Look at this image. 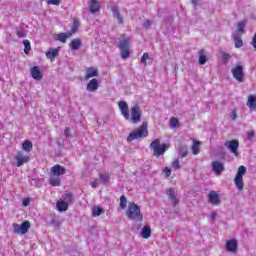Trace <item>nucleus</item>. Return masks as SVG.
I'll return each mask as SVG.
<instances>
[{
    "label": "nucleus",
    "instance_id": "45",
    "mask_svg": "<svg viewBox=\"0 0 256 256\" xmlns=\"http://www.w3.org/2000/svg\"><path fill=\"white\" fill-rule=\"evenodd\" d=\"M99 183H101V180L99 178H96V179H94V181H92L90 183V185H91V187H93V189H96V187L99 186Z\"/></svg>",
    "mask_w": 256,
    "mask_h": 256
},
{
    "label": "nucleus",
    "instance_id": "55",
    "mask_svg": "<svg viewBox=\"0 0 256 256\" xmlns=\"http://www.w3.org/2000/svg\"><path fill=\"white\" fill-rule=\"evenodd\" d=\"M193 5H197V0H192Z\"/></svg>",
    "mask_w": 256,
    "mask_h": 256
},
{
    "label": "nucleus",
    "instance_id": "44",
    "mask_svg": "<svg viewBox=\"0 0 256 256\" xmlns=\"http://www.w3.org/2000/svg\"><path fill=\"white\" fill-rule=\"evenodd\" d=\"M16 35H17L18 39H24V37H27L25 32L21 29H16Z\"/></svg>",
    "mask_w": 256,
    "mask_h": 256
},
{
    "label": "nucleus",
    "instance_id": "13",
    "mask_svg": "<svg viewBox=\"0 0 256 256\" xmlns=\"http://www.w3.org/2000/svg\"><path fill=\"white\" fill-rule=\"evenodd\" d=\"M237 249H239L237 239H230L226 242V251L228 253H237Z\"/></svg>",
    "mask_w": 256,
    "mask_h": 256
},
{
    "label": "nucleus",
    "instance_id": "50",
    "mask_svg": "<svg viewBox=\"0 0 256 256\" xmlns=\"http://www.w3.org/2000/svg\"><path fill=\"white\" fill-rule=\"evenodd\" d=\"M143 27H144L145 29H149V27H151V20H146V21H144Z\"/></svg>",
    "mask_w": 256,
    "mask_h": 256
},
{
    "label": "nucleus",
    "instance_id": "26",
    "mask_svg": "<svg viewBox=\"0 0 256 256\" xmlns=\"http://www.w3.org/2000/svg\"><path fill=\"white\" fill-rule=\"evenodd\" d=\"M89 9H90V12L92 13L99 12V9H100L99 2L97 0H90Z\"/></svg>",
    "mask_w": 256,
    "mask_h": 256
},
{
    "label": "nucleus",
    "instance_id": "1",
    "mask_svg": "<svg viewBox=\"0 0 256 256\" xmlns=\"http://www.w3.org/2000/svg\"><path fill=\"white\" fill-rule=\"evenodd\" d=\"M50 173V185L52 187H59L61 185V175H65L66 173L65 167L56 164L51 168Z\"/></svg>",
    "mask_w": 256,
    "mask_h": 256
},
{
    "label": "nucleus",
    "instance_id": "47",
    "mask_svg": "<svg viewBox=\"0 0 256 256\" xmlns=\"http://www.w3.org/2000/svg\"><path fill=\"white\" fill-rule=\"evenodd\" d=\"M47 3L48 5H60L61 0H48Z\"/></svg>",
    "mask_w": 256,
    "mask_h": 256
},
{
    "label": "nucleus",
    "instance_id": "10",
    "mask_svg": "<svg viewBox=\"0 0 256 256\" xmlns=\"http://www.w3.org/2000/svg\"><path fill=\"white\" fill-rule=\"evenodd\" d=\"M14 159L16 161V166L17 167H23V165H25V163H29L31 157L29 156V154H26L23 151H19L15 156Z\"/></svg>",
    "mask_w": 256,
    "mask_h": 256
},
{
    "label": "nucleus",
    "instance_id": "53",
    "mask_svg": "<svg viewBox=\"0 0 256 256\" xmlns=\"http://www.w3.org/2000/svg\"><path fill=\"white\" fill-rule=\"evenodd\" d=\"M252 46L256 50V33L254 34L253 39H252Z\"/></svg>",
    "mask_w": 256,
    "mask_h": 256
},
{
    "label": "nucleus",
    "instance_id": "23",
    "mask_svg": "<svg viewBox=\"0 0 256 256\" xmlns=\"http://www.w3.org/2000/svg\"><path fill=\"white\" fill-rule=\"evenodd\" d=\"M93 77H99V71L97 68L90 67L86 70L85 79H91Z\"/></svg>",
    "mask_w": 256,
    "mask_h": 256
},
{
    "label": "nucleus",
    "instance_id": "52",
    "mask_svg": "<svg viewBox=\"0 0 256 256\" xmlns=\"http://www.w3.org/2000/svg\"><path fill=\"white\" fill-rule=\"evenodd\" d=\"M64 134L66 137H71V130L69 128H65Z\"/></svg>",
    "mask_w": 256,
    "mask_h": 256
},
{
    "label": "nucleus",
    "instance_id": "4",
    "mask_svg": "<svg viewBox=\"0 0 256 256\" xmlns=\"http://www.w3.org/2000/svg\"><path fill=\"white\" fill-rule=\"evenodd\" d=\"M150 149L153 151L154 157H161V155H165V151L169 149V145L161 144V140L155 139L150 144Z\"/></svg>",
    "mask_w": 256,
    "mask_h": 256
},
{
    "label": "nucleus",
    "instance_id": "17",
    "mask_svg": "<svg viewBox=\"0 0 256 256\" xmlns=\"http://www.w3.org/2000/svg\"><path fill=\"white\" fill-rule=\"evenodd\" d=\"M208 201L212 205H219L221 200L219 199V194L216 191H211L208 195Z\"/></svg>",
    "mask_w": 256,
    "mask_h": 256
},
{
    "label": "nucleus",
    "instance_id": "51",
    "mask_svg": "<svg viewBox=\"0 0 256 256\" xmlns=\"http://www.w3.org/2000/svg\"><path fill=\"white\" fill-rule=\"evenodd\" d=\"M230 118L232 119V121H235L237 119V112H235V110H232Z\"/></svg>",
    "mask_w": 256,
    "mask_h": 256
},
{
    "label": "nucleus",
    "instance_id": "2",
    "mask_svg": "<svg viewBox=\"0 0 256 256\" xmlns=\"http://www.w3.org/2000/svg\"><path fill=\"white\" fill-rule=\"evenodd\" d=\"M128 219L132 221H143V214H141V208L135 202L128 205V210L126 212Z\"/></svg>",
    "mask_w": 256,
    "mask_h": 256
},
{
    "label": "nucleus",
    "instance_id": "5",
    "mask_svg": "<svg viewBox=\"0 0 256 256\" xmlns=\"http://www.w3.org/2000/svg\"><path fill=\"white\" fill-rule=\"evenodd\" d=\"M118 47L120 49L121 58L129 59V56L131 55V52L129 51V48L131 47V38H124L120 40Z\"/></svg>",
    "mask_w": 256,
    "mask_h": 256
},
{
    "label": "nucleus",
    "instance_id": "31",
    "mask_svg": "<svg viewBox=\"0 0 256 256\" xmlns=\"http://www.w3.org/2000/svg\"><path fill=\"white\" fill-rule=\"evenodd\" d=\"M103 213V208L99 206H94L92 208V216L93 217H99Z\"/></svg>",
    "mask_w": 256,
    "mask_h": 256
},
{
    "label": "nucleus",
    "instance_id": "46",
    "mask_svg": "<svg viewBox=\"0 0 256 256\" xmlns=\"http://www.w3.org/2000/svg\"><path fill=\"white\" fill-rule=\"evenodd\" d=\"M254 137H255V131L247 132L246 139H248V141H252Z\"/></svg>",
    "mask_w": 256,
    "mask_h": 256
},
{
    "label": "nucleus",
    "instance_id": "33",
    "mask_svg": "<svg viewBox=\"0 0 256 256\" xmlns=\"http://www.w3.org/2000/svg\"><path fill=\"white\" fill-rule=\"evenodd\" d=\"M207 63V56H205V51L201 50L199 52V64L205 65Z\"/></svg>",
    "mask_w": 256,
    "mask_h": 256
},
{
    "label": "nucleus",
    "instance_id": "54",
    "mask_svg": "<svg viewBox=\"0 0 256 256\" xmlns=\"http://www.w3.org/2000/svg\"><path fill=\"white\" fill-rule=\"evenodd\" d=\"M217 218V212H212L211 214H210V219H216Z\"/></svg>",
    "mask_w": 256,
    "mask_h": 256
},
{
    "label": "nucleus",
    "instance_id": "28",
    "mask_svg": "<svg viewBox=\"0 0 256 256\" xmlns=\"http://www.w3.org/2000/svg\"><path fill=\"white\" fill-rule=\"evenodd\" d=\"M22 149L23 151H26V153H31V151H33V143L29 140H25L22 143Z\"/></svg>",
    "mask_w": 256,
    "mask_h": 256
},
{
    "label": "nucleus",
    "instance_id": "11",
    "mask_svg": "<svg viewBox=\"0 0 256 256\" xmlns=\"http://www.w3.org/2000/svg\"><path fill=\"white\" fill-rule=\"evenodd\" d=\"M224 146L232 153V155H235L237 157L239 155V140H229L226 141Z\"/></svg>",
    "mask_w": 256,
    "mask_h": 256
},
{
    "label": "nucleus",
    "instance_id": "43",
    "mask_svg": "<svg viewBox=\"0 0 256 256\" xmlns=\"http://www.w3.org/2000/svg\"><path fill=\"white\" fill-rule=\"evenodd\" d=\"M127 208V198L125 196L120 197V209Z\"/></svg>",
    "mask_w": 256,
    "mask_h": 256
},
{
    "label": "nucleus",
    "instance_id": "22",
    "mask_svg": "<svg viewBox=\"0 0 256 256\" xmlns=\"http://www.w3.org/2000/svg\"><path fill=\"white\" fill-rule=\"evenodd\" d=\"M59 51H61V48H51L50 50H48L46 52V57L47 59H51V61H53V59H55V57L59 56Z\"/></svg>",
    "mask_w": 256,
    "mask_h": 256
},
{
    "label": "nucleus",
    "instance_id": "27",
    "mask_svg": "<svg viewBox=\"0 0 256 256\" xmlns=\"http://www.w3.org/2000/svg\"><path fill=\"white\" fill-rule=\"evenodd\" d=\"M81 45H83V42H81V39L76 38V39L71 41L70 49L72 51H77L79 49V47H81Z\"/></svg>",
    "mask_w": 256,
    "mask_h": 256
},
{
    "label": "nucleus",
    "instance_id": "29",
    "mask_svg": "<svg viewBox=\"0 0 256 256\" xmlns=\"http://www.w3.org/2000/svg\"><path fill=\"white\" fill-rule=\"evenodd\" d=\"M56 207L60 213H63V211H67V209H69V204L65 201H58Z\"/></svg>",
    "mask_w": 256,
    "mask_h": 256
},
{
    "label": "nucleus",
    "instance_id": "15",
    "mask_svg": "<svg viewBox=\"0 0 256 256\" xmlns=\"http://www.w3.org/2000/svg\"><path fill=\"white\" fill-rule=\"evenodd\" d=\"M166 195H167L168 199H170V201L174 207H175V205H177L179 203V200L177 199V193L175 192V190L173 188H168L166 190Z\"/></svg>",
    "mask_w": 256,
    "mask_h": 256
},
{
    "label": "nucleus",
    "instance_id": "32",
    "mask_svg": "<svg viewBox=\"0 0 256 256\" xmlns=\"http://www.w3.org/2000/svg\"><path fill=\"white\" fill-rule=\"evenodd\" d=\"M233 39H234V45L236 49H241V47H243V40L237 37V35H233Z\"/></svg>",
    "mask_w": 256,
    "mask_h": 256
},
{
    "label": "nucleus",
    "instance_id": "6",
    "mask_svg": "<svg viewBox=\"0 0 256 256\" xmlns=\"http://www.w3.org/2000/svg\"><path fill=\"white\" fill-rule=\"evenodd\" d=\"M245 173H247V168L245 166H240L234 178V185L238 189V191H243V175H245Z\"/></svg>",
    "mask_w": 256,
    "mask_h": 256
},
{
    "label": "nucleus",
    "instance_id": "18",
    "mask_svg": "<svg viewBox=\"0 0 256 256\" xmlns=\"http://www.w3.org/2000/svg\"><path fill=\"white\" fill-rule=\"evenodd\" d=\"M71 35H73V33H71V32L60 33V34L54 35V39H55V41H60L61 43H66L67 40L69 39V37H71Z\"/></svg>",
    "mask_w": 256,
    "mask_h": 256
},
{
    "label": "nucleus",
    "instance_id": "12",
    "mask_svg": "<svg viewBox=\"0 0 256 256\" xmlns=\"http://www.w3.org/2000/svg\"><path fill=\"white\" fill-rule=\"evenodd\" d=\"M118 107H119L124 119L129 121V119H131V116L129 115V105L127 104V102H125V101L118 102Z\"/></svg>",
    "mask_w": 256,
    "mask_h": 256
},
{
    "label": "nucleus",
    "instance_id": "37",
    "mask_svg": "<svg viewBox=\"0 0 256 256\" xmlns=\"http://www.w3.org/2000/svg\"><path fill=\"white\" fill-rule=\"evenodd\" d=\"M109 173H107V172H104V173H102V174H100V182L101 183H108V181H109Z\"/></svg>",
    "mask_w": 256,
    "mask_h": 256
},
{
    "label": "nucleus",
    "instance_id": "56",
    "mask_svg": "<svg viewBox=\"0 0 256 256\" xmlns=\"http://www.w3.org/2000/svg\"><path fill=\"white\" fill-rule=\"evenodd\" d=\"M139 227H141V225H139V226L137 227V229H139Z\"/></svg>",
    "mask_w": 256,
    "mask_h": 256
},
{
    "label": "nucleus",
    "instance_id": "24",
    "mask_svg": "<svg viewBox=\"0 0 256 256\" xmlns=\"http://www.w3.org/2000/svg\"><path fill=\"white\" fill-rule=\"evenodd\" d=\"M201 145H203L201 141L193 140V144L191 147L193 155H199V153L201 152L200 150Z\"/></svg>",
    "mask_w": 256,
    "mask_h": 256
},
{
    "label": "nucleus",
    "instance_id": "16",
    "mask_svg": "<svg viewBox=\"0 0 256 256\" xmlns=\"http://www.w3.org/2000/svg\"><path fill=\"white\" fill-rule=\"evenodd\" d=\"M31 77H33L36 81H41L43 79V73H41V69L39 66H34L30 69Z\"/></svg>",
    "mask_w": 256,
    "mask_h": 256
},
{
    "label": "nucleus",
    "instance_id": "3",
    "mask_svg": "<svg viewBox=\"0 0 256 256\" xmlns=\"http://www.w3.org/2000/svg\"><path fill=\"white\" fill-rule=\"evenodd\" d=\"M147 135H149V131L147 130V122H143L142 126L128 135L127 141L128 143H131V141H135V139H143L147 137Z\"/></svg>",
    "mask_w": 256,
    "mask_h": 256
},
{
    "label": "nucleus",
    "instance_id": "20",
    "mask_svg": "<svg viewBox=\"0 0 256 256\" xmlns=\"http://www.w3.org/2000/svg\"><path fill=\"white\" fill-rule=\"evenodd\" d=\"M99 89V81L96 78H93L88 84H87V91L90 93H93Z\"/></svg>",
    "mask_w": 256,
    "mask_h": 256
},
{
    "label": "nucleus",
    "instance_id": "34",
    "mask_svg": "<svg viewBox=\"0 0 256 256\" xmlns=\"http://www.w3.org/2000/svg\"><path fill=\"white\" fill-rule=\"evenodd\" d=\"M181 124L179 123V119L172 117L170 119V127L171 129H177Z\"/></svg>",
    "mask_w": 256,
    "mask_h": 256
},
{
    "label": "nucleus",
    "instance_id": "36",
    "mask_svg": "<svg viewBox=\"0 0 256 256\" xmlns=\"http://www.w3.org/2000/svg\"><path fill=\"white\" fill-rule=\"evenodd\" d=\"M188 151H187V147L185 146H181L178 150V155H180L182 158L187 157Z\"/></svg>",
    "mask_w": 256,
    "mask_h": 256
},
{
    "label": "nucleus",
    "instance_id": "9",
    "mask_svg": "<svg viewBox=\"0 0 256 256\" xmlns=\"http://www.w3.org/2000/svg\"><path fill=\"white\" fill-rule=\"evenodd\" d=\"M130 115L131 123L137 125V123L141 121V108L139 107V105H134L133 107H131Z\"/></svg>",
    "mask_w": 256,
    "mask_h": 256
},
{
    "label": "nucleus",
    "instance_id": "49",
    "mask_svg": "<svg viewBox=\"0 0 256 256\" xmlns=\"http://www.w3.org/2000/svg\"><path fill=\"white\" fill-rule=\"evenodd\" d=\"M29 203H31V200L29 198H24L22 201V205L24 207H28Z\"/></svg>",
    "mask_w": 256,
    "mask_h": 256
},
{
    "label": "nucleus",
    "instance_id": "48",
    "mask_svg": "<svg viewBox=\"0 0 256 256\" xmlns=\"http://www.w3.org/2000/svg\"><path fill=\"white\" fill-rule=\"evenodd\" d=\"M163 173L166 175V177H171V168L165 167Z\"/></svg>",
    "mask_w": 256,
    "mask_h": 256
},
{
    "label": "nucleus",
    "instance_id": "38",
    "mask_svg": "<svg viewBox=\"0 0 256 256\" xmlns=\"http://www.w3.org/2000/svg\"><path fill=\"white\" fill-rule=\"evenodd\" d=\"M23 45H24V53H29V51H31V42H29V40H24L23 41Z\"/></svg>",
    "mask_w": 256,
    "mask_h": 256
},
{
    "label": "nucleus",
    "instance_id": "35",
    "mask_svg": "<svg viewBox=\"0 0 256 256\" xmlns=\"http://www.w3.org/2000/svg\"><path fill=\"white\" fill-rule=\"evenodd\" d=\"M63 199H64V202L65 203H73V194L72 193H69V192H67V193H65L64 195H63Z\"/></svg>",
    "mask_w": 256,
    "mask_h": 256
},
{
    "label": "nucleus",
    "instance_id": "21",
    "mask_svg": "<svg viewBox=\"0 0 256 256\" xmlns=\"http://www.w3.org/2000/svg\"><path fill=\"white\" fill-rule=\"evenodd\" d=\"M246 105L250 111H256V96L253 94L249 95Z\"/></svg>",
    "mask_w": 256,
    "mask_h": 256
},
{
    "label": "nucleus",
    "instance_id": "7",
    "mask_svg": "<svg viewBox=\"0 0 256 256\" xmlns=\"http://www.w3.org/2000/svg\"><path fill=\"white\" fill-rule=\"evenodd\" d=\"M12 227L15 235H25L31 229V222L25 220L21 224L13 223Z\"/></svg>",
    "mask_w": 256,
    "mask_h": 256
},
{
    "label": "nucleus",
    "instance_id": "42",
    "mask_svg": "<svg viewBox=\"0 0 256 256\" xmlns=\"http://www.w3.org/2000/svg\"><path fill=\"white\" fill-rule=\"evenodd\" d=\"M172 169H174L175 171H178L179 169H181V162L179 161V159H175L172 162Z\"/></svg>",
    "mask_w": 256,
    "mask_h": 256
},
{
    "label": "nucleus",
    "instance_id": "14",
    "mask_svg": "<svg viewBox=\"0 0 256 256\" xmlns=\"http://www.w3.org/2000/svg\"><path fill=\"white\" fill-rule=\"evenodd\" d=\"M212 171L215 173V175H221L223 171H225V164L219 161L212 162Z\"/></svg>",
    "mask_w": 256,
    "mask_h": 256
},
{
    "label": "nucleus",
    "instance_id": "8",
    "mask_svg": "<svg viewBox=\"0 0 256 256\" xmlns=\"http://www.w3.org/2000/svg\"><path fill=\"white\" fill-rule=\"evenodd\" d=\"M231 73L239 83H243L245 74L243 73V64L241 62L236 63L235 67L231 69Z\"/></svg>",
    "mask_w": 256,
    "mask_h": 256
},
{
    "label": "nucleus",
    "instance_id": "40",
    "mask_svg": "<svg viewBox=\"0 0 256 256\" xmlns=\"http://www.w3.org/2000/svg\"><path fill=\"white\" fill-rule=\"evenodd\" d=\"M77 29H79V20L75 19L70 33H72V35L77 33Z\"/></svg>",
    "mask_w": 256,
    "mask_h": 256
},
{
    "label": "nucleus",
    "instance_id": "19",
    "mask_svg": "<svg viewBox=\"0 0 256 256\" xmlns=\"http://www.w3.org/2000/svg\"><path fill=\"white\" fill-rule=\"evenodd\" d=\"M111 11H112L113 17L117 21L118 25H123L124 20H123V16H121V13L119 12V9H117V7L113 6L111 8Z\"/></svg>",
    "mask_w": 256,
    "mask_h": 256
},
{
    "label": "nucleus",
    "instance_id": "30",
    "mask_svg": "<svg viewBox=\"0 0 256 256\" xmlns=\"http://www.w3.org/2000/svg\"><path fill=\"white\" fill-rule=\"evenodd\" d=\"M245 25H247L246 21H240L237 24V33L238 35H243L245 33Z\"/></svg>",
    "mask_w": 256,
    "mask_h": 256
},
{
    "label": "nucleus",
    "instance_id": "39",
    "mask_svg": "<svg viewBox=\"0 0 256 256\" xmlns=\"http://www.w3.org/2000/svg\"><path fill=\"white\" fill-rule=\"evenodd\" d=\"M221 59H222V63L224 65H227V63H229V60L231 59V55L228 53H222Z\"/></svg>",
    "mask_w": 256,
    "mask_h": 256
},
{
    "label": "nucleus",
    "instance_id": "41",
    "mask_svg": "<svg viewBox=\"0 0 256 256\" xmlns=\"http://www.w3.org/2000/svg\"><path fill=\"white\" fill-rule=\"evenodd\" d=\"M149 59H151L149 53L145 52L141 58V63L144 65V67H147V60Z\"/></svg>",
    "mask_w": 256,
    "mask_h": 256
},
{
    "label": "nucleus",
    "instance_id": "25",
    "mask_svg": "<svg viewBox=\"0 0 256 256\" xmlns=\"http://www.w3.org/2000/svg\"><path fill=\"white\" fill-rule=\"evenodd\" d=\"M140 237H142V239H149V237H151V226H144L140 233Z\"/></svg>",
    "mask_w": 256,
    "mask_h": 256
}]
</instances>
